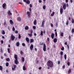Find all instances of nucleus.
<instances>
[{"instance_id":"42","label":"nucleus","mask_w":74,"mask_h":74,"mask_svg":"<svg viewBox=\"0 0 74 74\" xmlns=\"http://www.w3.org/2000/svg\"><path fill=\"white\" fill-rule=\"evenodd\" d=\"M15 28H14V27H13L12 28L13 31H15Z\"/></svg>"},{"instance_id":"55","label":"nucleus","mask_w":74,"mask_h":74,"mask_svg":"<svg viewBox=\"0 0 74 74\" xmlns=\"http://www.w3.org/2000/svg\"><path fill=\"white\" fill-rule=\"evenodd\" d=\"M70 1L71 3H73V0H70Z\"/></svg>"},{"instance_id":"31","label":"nucleus","mask_w":74,"mask_h":74,"mask_svg":"<svg viewBox=\"0 0 74 74\" xmlns=\"http://www.w3.org/2000/svg\"><path fill=\"white\" fill-rule=\"evenodd\" d=\"M63 51H61L60 53V55L61 56H63Z\"/></svg>"},{"instance_id":"23","label":"nucleus","mask_w":74,"mask_h":74,"mask_svg":"<svg viewBox=\"0 0 74 74\" xmlns=\"http://www.w3.org/2000/svg\"><path fill=\"white\" fill-rule=\"evenodd\" d=\"M16 45L17 47H19V42H17L16 43Z\"/></svg>"},{"instance_id":"62","label":"nucleus","mask_w":74,"mask_h":74,"mask_svg":"<svg viewBox=\"0 0 74 74\" xmlns=\"http://www.w3.org/2000/svg\"><path fill=\"white\" fill-rule=\"evenodd\" d=\"M60 63V61H58V64H59Z\"/></svg>"},{"instance_id":"1","label":"nucleus","mask_w":74,"mask_h":74,"mask_svg":"<svg viewBox=\"0 0 74 74\" xmlns=\"http://www.w3.org/2000/svg\"><path fill=\"white\" fill-rule=\"evenodd\" d=\"M47 65L48 67H52L53 66V63L51 61L49 60L47 63Z\"/></svg>"},{"instance_id":"45","label":"nucleus","mask_w":74,"mask_h":74,"mask_svg":"<svg viewBox=\"0 0 74 74\" xmlns=\"http://www.w3.org/2000/svg\"><path fill=\"white\" fill-rule=\"evenodd\" d=\"M65 67H66V66H65V65H64L63 66H62V68L63 69H65Z\"/></svg>"},{"instance_id":"3","label":"nucleus","mask_w":74,"mask_h":74,"mask_svg":"<svg viewBox=\"0 0 74 74\" xmlns=\"http://www.w3.org/2000/svg\"><path fill=\"white\" fill-rule=\"evenodd\" d=\"M43 50L44 51V52H45V51H47V49L46 48V45L45 44H43Z\"/></svg>"},{"instance_id":"11","label":"nucleus","mask_w":74,"mask_h":74,"mask_svg":"<svg viewBox=\"0 0 74 74\" xmlns=\"http://www.w3.org/2000/svg\"><path fill=\"white\" fill-rule=\"evenodd\" d=\"M17 20L18 21L20 22V21H21V18L20 17H18L17 18Z\"/></svg>"},{"instance_id":"56","label":"nucleus","mask_w":74,"mask_h":74,"mask_svg":"<svg viewBox=\"0 0 74 74\" xmlns=\"http://www.w3.org/2000/svg\"><path fill=\"white\" fill-rule=\"evenodd\" d=\"M67 46L68 48V49H69V45H67Z\"/></svg>"},{"instance_id":"60","label":"nucleus","mask_w":74,"mask_h":74,"mask_svg":"<svg viewBox=\"0 0 74 74\" xmlns=\"http://www.w3.org/2000/svg\"><path fill=\"white\" fill-rule=\"evenodd\" d=\"M18 4H21V5H23L22 3L21 2H19Z\"/></svg>"},{"instance_id":"38","label":"nucleus","mask_w":74,"mask_h":74,"mask_svg":"<svg viewBox=\"0 0 74 74\" xmlns=\"http://www.w3.org/2000/svg\"><path fill=\"white\" fill-rule=\"evenodd\" d=\"M71 22L72 23H74V20L73 19H72L71 21Z\"/></svg>"},{"instance_id":"16","label":"nucleus","mask_w":74,"mask_h":74,"mask_svg":"<svg viewBox=\"0 0 74 74\" xmlns=\"http://www.w3.org/2000/svg\"><path fill=\"white\" fill-rule=\"evenodd\" d=\"M37 21L36 20H35L34 21V25H37Z\"/></svg>"},{"instance_id":"6","label":"nucleus","mask_w":74,"mask_h":74,"mask_svg":"<svg viewBox=\"0 0 74 74\" xmlns=\"http://www.w3.org/2000/svg\"><path fill=\"white\" fill-rule=\"evenodd\" d=\"M63 9L62 8L60 9V13L61 14H63Z\"/></svg>"},{"instance_id":"46","label":"nucleus","mask_w":74,"mask_h":74,"mask_svg":"<svg viewBox=\"0 0 74 74\" xmlns=\"http://www.w3.org/2000/svg\"><path fill=\"white\" fill-rule=\"evenodd\" d=\"M67 65H68V66H70V63L69 62H68L67 63Z\"/></svg>"},{"instance_id":"40","label":"nucleus","mask_w":74,"mask_h":74,"mask_svg":"<svg viewBox=\"0 0 74 74\" xmlns=\"http://www.w3.org/2000/svg\"><path fill=\"white\" fill-rule=\"evenodd\" d=\"M20 54L21 55H22V54H23V52L22 51H20Z\"/></svg>"},{"instance_id":"4","label":"nucleus","mask_w":74,"mask_h":74,"mask_svg":"<svg viewBox=\"0 0 74 74\" xmlns=\"http://www.w3.org/2000/svg\"><path fill=\"white\" fill-rule=\"evenodd\" d=\"M11 38V40H14V39H15V37L14 36H13V34H12Z\"/></svg>"},{"instance_id":"9","label":"nucleus","mask_w":74,"mask_h":74,"mask_svg":"<svg viewBox=\"0 0 74 74\" xmlns=\"http://www.w3.org/2000/svg\"><path fill=\"white\" fill-rule=\"evenodd\" d=\"M26 2V3H27V4H29L30 3V1L29 0H27Z\"/></svg>"},{"instance_id":"22","label":"nucleus","mask_w":74,"mask_h":74,"mask_svg":"<svg viewBox=\"0 0 74 74\" xmlns=\"http://www.w3.org/2000/svg\"><path fill=\"white\" fill-rule=\"evenodd\" d=\"M23 70H26V68L25 66H23Z\"/></svg>"},{"instance_id":"28","label":"nucleus","mask_w":74,"mask_h":74,"mask_svg":"<svg viewBox=\"0 0 74 74\" xmlns=\"http://www.w3.org/2000/svg\"><path fill=\"white\" fill-rule=\"evenodd\" d=\"M64 58L65 60H66V59H67V55L66 54H65L64 55Z\"/></svg>"},{"instance_id":"17","label":"nucleus","mask_w":74,"mask_h":74,"mask_svg":"<svg viewBox=\"0 0 74 74\" xmlns=\"http://www.w3.org/2000/svg\"><path fill=\"white\" fill-rule=\"evenodd\" d=\"M10 23L11 25H13V24H14V22H13V21H12V20H10Z\"/></svg>"},{"instance_id":"7","label":"nucleus","mask_w":74,"mask_h":74,"mask_svg":"<svg viewBox=\"0 0 74 74\" xmlns=\"http://www.w3.org/2000/svg\"><path fill=\"white\" fill-rule=\"evenodd\" d=\"M34 46H33V44H31V46H30V49L32 51L33 50V48Z\"/></svg>"},{"instance_id":"26","label":"nucleus","mask_w":74,"mask_h":74,"mask_svg":"<svg viewBox=\"0 0 74 74\" xmlns=\"http://www.w3.org/2000/svg\"><path fill=\"white\" fill-rule=\"evenodd\" d=\"M42 8H43V10H45V9L46 8V5H44L43 6Z\"/></svg>"},{"instance_id":"19","label":"nucleus","mask_w":74,"mask_h":74,"mask_svg":"<svg viewBox=\"0 0 74 74\" xmlns=\"http://www.w3.org/2000/svg\"><path fill=\"white\" fill-rule=\"evenodd\" d=\"M25 30H29V27L28 26H26L25 27Z\"/></svg>"},{"instance_id":"61","label":"nucleus","mask_w":74,"mask_h":74,"mask_svg":"<svg viewBox=\"0 0 74 74\" xmlns=\"http://www.w3.org/2000/svg\"><path fill=\"white\" fill-rule=\"evenodd\" d=\"M15 69L14 68H12V70H15Z\"/></svg>"},{"instance_id":"35","label":"nucleus","mask_w":74,"mask_h":74,"mask_svg":"<svg viewBox=\"0 0 74 74\" xmlns=\"http://www.w3.org/2000/svg\"><path fill=\"white\" fill-rule=\"evenodd\" d=\"M0 70H3V67L0 65Z\"/></svg>"},{"instance_id":"53","label":"nucleus","mask_w":74,"mask_h":74,"mask_svg":"<svg viewBox=\"0 0 74 74\" xmlns=\"http://www.w3.org/2000/svg\"><path fill=\"white\" fill-rule=\"evenodd\" d=\"M44 44V42H42V43L40 44V45H43V44Z\"/></svg>"},{"instance_id":"44","label":"nucleus","mask_w":74,"mask_h":74,"mask_svg":"<svg viewBox=\"0 0 74 74\" xmlns=\"http://www.w3.org/2000/svg\"><path fill=\"white\" fill-rule=\"evenodd\" d=\"M22 45L23 46V47L25 46V44L24 43H22Z\"/></svg>"},{"instance_id":"33","label":"nucleus","mask_w":74,"mask_h":74,"mask_svg":"<svg viewBox=\"0 0 74 74\" xmlns=\"http://www.w3.org/2000/svg\"><path fill=\"white\" fill-rule=\"evenodd\" d=\"M9 65V63L8 62H7L6 64V66L7 67H8Z\"/></svg>"},{"instance_id":"64","label":"nucleus","mask_w":74,"mask_h":74,"mask_svg":"<svg viewBox=\"0 0 74 74\" xmlns=\"http://www.w3.org/2000/svg\"><path fill=\"white\" fill-rule=\"evenodd\" d=\"M39 3H41L42 2V1L41 0H39Z\"/></svg>"},{"instance_id":"14","label":"nucleus","mask_w":74,"mask_h":74,"mask_svg":"<svg viewBox=\"0 0 74 74\" xmlns=\"http://www.w3.org/2000/svg\"><path fill=\"white\" fill-rule=\"evenodd\" d=\"M6 6V4H5V3H3V4L2 7L3 8H4Z\"/></svg>"},{"instance_id":"20","label":"nucleus","mask_w":74,"mask_h":74,"mask_svg":"<svg viewBox=\"0 0 74 74\" xmlns=\"http://www.w3.org/2000/svg\"><path fill=\"white\" fill-rule=\"evenodd\" d=\"M34 42V39H31L30 40V43H32V42Z\"/></svg>"},{"instance_id":"10","label":"nucleus","mask_w":74,"mask_h":74,"mask_svg":"<svg viewBox=\"0 0 74 74\" xmlns=\"http://www.w3.org/2000/svg\"><path fill=\"white\" fill-rule=\"evenodd\" d=\"M55 36V35L54 34L52 33L51 34V37L52 38V39H53V38H54V36Z\"/></svg>"},{"instance_id":"39","label":"nucleus","mask_w":74,"mask_h":74,"mask_svg":"<svg viewBox=\"0 0 74 74\" xmlns=\"http://www.w3.org/2000/svg\"><path fill=\"white\" fill-rule=\"evenodd\" d=\"M64 47H62V48L61 49V50L62 51H64Z\"/></svg>"},{"instance_id":"41","label":"nucleus","mask_w":74,"mask_h":74,"mask_svg":"<svg viewBox=\"0 0 74 74\" xmlns=\"http://www.w3.org/2000/svg\"><path fill=\"white\" fill-rule=\"evenodd\" d=\"M8 53H10V49L9 48H8Z\"/></svg>"},{"instance_id":"49","label":"nucleus","mask_w":74,"mask_h":74,"mask_svg":"<svg viewBox=\"0 0 74 74\" xmlns=\"http://www.w3.org/2000/svg\"><path fill=\"white\" fill-rule=\"evenodd\" d=\"M18 38H21V35L20 34H19V35Z\"/></svg>"},{"instance_id":"21","label":"nucleus","mask_w":74,"mask_h":74,"mask_svg":"<svg viewBox=\"0 0 74 74\" xmlns=\"http://www.w3.org/2000/svg\"><path fill=\"white\" fill-rule=\"evenodd\" d=\"M68 73L69 74H70V73H71V69H69L68 71Z\"/></svg>"},{"instance_id":"47","label":"nucleus","mask_w":74,"mask_h":74,"mask_svg":"<svg viewBox=\"0 0 74 74\" xmlns=\"http://www.w3.org/2000/svg\"><path fill=\"white\" fill-rule=\"evenodd\" d=\"M33 29H36V26H33Z\"/></svg>"},{"instance_id":"27","label":"nucleus","mask_w":74,"mask_h":74,"mask_svg":"<svg viewBox=\"0 0 74 74\" xmlns=\"http://www.w3.org/2000/svg\"><path fill=\"white\" fill-rule=\"evenodd\" d=\"M69 20H67V21L66 22V25H69Z\"/></svg>"},{"instance_id":"5","label":"nucleus","mask_w":74,"mask_h":74,"mask_svg":"<svg viewBox=\"0 0 74 74\" xmlns=\"http://www.w3.org/2000/svg\"><path fill=\"white\" fill-rule=\"evenodd\" d=\"M45 22V21H43L42 22V25L41 26V27H44V23Z\"/></svg>"},{"instance_id":"15","label":"nucleus","mask_w":74,"mask_h":74,"mask_svg":"<svg viewBox=\"0 0 74 74\" xmlns=\"http://www.w3.org/2000/svg\"><path fill=\"white\" fill-rule=\"evenodd\" d=\"M8 15H12V13H11V11L10 10H8Z\"/></svg>"},{"instance_id":"18","label":"nucleus","mask_w":74,"mask_h":74,"mask_svg":"<svg viewBox=\"0 0 74 74\" xmlns=\"http://www.w3.org/2000/svg\"><path fill=\"white\" fill-rule=\"evenodd\" d=\"M53 41L54 42H57V39L55 38L53 39Z\"/></svg>"},{"instance_id":"37","label":"nucleus","mask_w":74,"mask_h":74,"mask_svg":"<svg viewBox=\"0 0 74 74\" xmlns=\"http://www.w3.org/2000/svg\"><path fill=\"white\" fill-rule=\"evenodd\" d=\"M64 35V34H63V33L62 32L61 34V36L62 37H63Z\"/></svg>"},{"instance_id":"58","label":"nucleus","mask_w":74,"mask_h":74,"mask_svg":"<svg viewBox=\"0 0 74 74\" xmlns=\"http://www.w3.org/2000/svg\"><path fill=\"white\" fill-rule=\"evenodd\" d=\"M51 27H53V24H52V23L51 24Z\"/></svg>"},{"instance_id":"36","label":"nucleus","mask_w":74,"mask_h":74,"mask_svg":"<svg viewBox=\"0 0 74 74\" xmlns=\"http://www.w3.org/2000/svg\"><path fill=\"white\" fill-rule=\"evenodd\" d=\"M28 35H29V37H32V34H28Z\"/></svg>"},{"instance_id":"29","label":"nucleus","mask_w":74,"mask_h":74,"mask_svg":"<svg viewBox=\"0 0 74 74\" xmlns=\"http://www.w3.org/2000/svg\"><path fill=\"white\" fill-rule=\"evenodd\" d=\"M41 35L42 36L43 35V32L42 31H41V32L40 34V35Z\"/></svg>"},{"instance_id":"52","label":"nucleus","mask_w":74,"mask_h":74,"mask_svg":"<svg viewBox=\"0 0 74 74\" xmlns=\"http://www.w3.org/2000/svg\"><path fill=\"white\" fill-rule=\"evenodd\" d=\"M47 40L48 41H49V40H50V39H49V38H47Z\"/></svg>"},{"instance_id":"50","label":"nucleus","mask_w":74,"mask_h":74,"mask_svg":"<svg viewBox=\"0 0 74 74\" xmlns=\"http://www.w3.org/2000/svg\"><path fill=\"white\" fill-rule=\"evenodd\" d=\"M30 7L32 8V4H30L29 5Z\"/></svg>"},{"instance_id":"30","label":"nucleus","mask_w":74,"mask_h":74,"mask_svg":"<svg viewBox=\"0 0 74 74\" xmlns=\"http://www.w3.org/2000/svg\"><path fill=\"white\" fill-rule=\"evenodd\" d=\"M2 34H5V32L3 30H2Z\"/></svg>"},{"instance_id":"34","label":"nucleus","mask_w":74,"mask_h":74,"mask_svg":"<svg viewBox=\"0 0 74 74\" xmlns=\"http://www.w3.org/2000/svg\"><path fill=\"white\" fill-rule=\"evenodd\" d=\"M6 61H10V59L9 58H7L6 59Z\"/></svg>"},{"instance_id":"43","label":"nucleus","mask_w":74,"mask_h":74,"mask_svg":"<svg viewBox=\"0 0 74 74\" xmlns=\"http://www.w3.org/2000/svg\"><path fill=\"white\" fill-rule=\"evenodd\" d=\"M55 35H56V37H57L58 36V34H57V32H56Z\"/></svg>"},{"instance_id":"32","label":"nucleus","mask_w":74,"mask_h":74,"mask_svg":"<svg viewBox=\"0 0 74 74\" xmlns=\"http://www.w3.org/2000/svg\"><path fill=\"white\" fill-rule=\"evenodd\" d=\"M71 32H72V33H73V34L74 33V28H73L72 29Z\"/></svg>"},{"instance_id":"54","label":"nucleus","mask_w":74,"mask_h":74,"mask_svg":"<svg viewBox=\"0 0 74 74\" xmlns=\"http://www.w3.org/2000/svg\"><path fill=\"white\" fill-rule=\"evenodd\" d=\"M65 1L66 3H67L69 2V0H65Z\"/></svg>"},{"instance_id":"48","label":"nucleus","mask_w":74,"mask_h":74,"mask_svg":"<svg viewBox=\"0 0 74 74\" xmlns=\"http://www.w3.org/2000/svg\"><path fill=\"white\" fill-rule=\"evenodd\" d=\"M15 33H16V34L18 33V31L17 30L15 31Z\"/></svg>"},{"instance_id":"2","label":"nucleus","mask_w":74,"mask_h":74,"mask_svg":"<svg viewBox=\"0 0 74 74\" xmlns=\"http://www.w3.org/2000/svg\"><path fill=\"white\" fill-rule=\"evenodd\" d=\"M69 7V4L67 3L66 5V3H65L63 6V8L64 10H66V7Z\"/></svg>"},{"instance_id":"24","label":"nucleus","mask_w":74,"mask_h":74,"mask_svg":"<svg viewBox=\"0 0 74 74\" xmlns=\"http://www.w3.org/2000/svg\"><path fill=\"white\" fill-rule=\"evenodd\" d=\"M21 60L22 62H25V58L23 57H22L21 59Z\"/></svg>"},{"instance_id":"12","label":"nucleus","mask_w":74,"mask_h":74,"mask_svg":"<svg viewBox=\"0 0 74 74\" xmlns=\"http://www.w3.org/2000/svg\"><path fill=\"white\" fill-rule=\"evenodd\" d=\"M14 58L16 60H18V56L16 55H15Z\"/></svg>"},{"instance_id":"8","label":"nucleus","mask_w":74,"mask_h":74,"mask_svg":"<svg viewBox=\"0 0 74 74\" xmlns=\"http://www.w3.org/2000/svg\"><path fill=\"white\" fill-rule=\"evenodd\" d=\"M25 40L28 43H29V41H30L29 38L28 37H26L25 38Z\"/></svg>"},{"instance_id":"63","label":"nucleus","mask_w":74,"mask_h":74,"mask_svg":"<svg viewBox=\"0 0 74 74\" xmlns=\"http://www.w3.org/2000/svg\"><path fill=\"white\" fill-rule=\"evenodd\" d=\"M33 33V31L32 30L31 31V34H32V33Z\"/></svg>"},{"instance_id":"57","label":"nucleus","mask_w":74,"mask_h":74,"mask_svg":"<svg viewBox=\"0 0 74 74\" xmlns=\"http://www.w3.org/2000/svg\"><path fill=\"white\" fill-rule=\"evenodd\" d=\"M14 68L15 69V68H16V65H14Z\"/></svg>"},{"instance_id":"59","label":"nucleus","mask_w":74,"mask_h":74,"mask_svg":"<svg viewBox=\"0 0 74 74\" xmlns=\"http://www.w3.org/2000/svg\"><path fill=\"white\" fill-rule=\"evenodd\" d=\"M1 42L2 44H3V43H4V42L3 40H1Z\"/></svg>"},{"instance_id":"25","label":"nucleus","mask_w":74,"mask_h":74,"mask_svg":"<svg viewBox=\"0 0 74 74\" xmlns=\"http://www.w3.org/2000/svg\"><path fill=\"white\" fill-rule=\"evenodd\" d=\"M54 15H55V12H53V13L51 14V16H53Z\"/></svg>"},{"instance_id":"51","label":"nucleus","mask_w":74,"mask_h":74,"mask_svg":"<svg viewBox=\"0 0 74 74\" xmlns=\"http://www.w3.org/2000/svg\"><path fill=\"white\" fill-rule=\"evenodd\" d=\"M41 69H42V67H39L38 68L39 70H41Z\"/></svg>"},{"instance_id":"13","label":"nucleus","mask_w":74,"mask_h":74,"mask_svg":"<svg viewBox=\"0 0 74 74\" xmlns=\"http://www.w3.org/2000/svg\"><path fill=\"white\" fill-rule=\"evenodd\" d=\"M14 62L16 64H18V60H16L14 61Z\"/></svg>"}]
</instances>
